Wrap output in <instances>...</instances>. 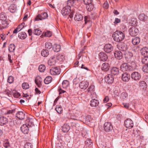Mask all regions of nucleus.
I'll list each match as a JSON object with an SVG mask.
<instances>
[{
    "instance_id": "obj_1",
    "label": "nucleus",
    "mask_w": 148,
    "mask_h": 148,
    "mask_svg": "<svg viewBox=\"0 0 148 148\" xmlns=\"http://www.w3.org/2000/svg\"><path fill=\"white\" fill-rule=\"evenodd\" d=\"M129 65L126 63L122 64L120 66V70L123 72L134 70L136 67V65L134 61H132Z\"/></svg>"
},
{
    "instance_id": "obj_2",
    "label": "nucleus",
    "mask_w": 148,
    "mask_h": 148,
    "mask_svg": "<svg viewBox=\"0 0 148 148\" xmlns=\"http://www.w3.org/2000/svg\"><path fill=\"white\" fill-rule=\"evenodd\" d=\"M125 36L124 34L120 31H115L112 35V37L114 40L117 42L122 41L124 39Z\"/></svg>"
},
{
    "instance_id": "obj_3",
    "label": "nucleus",
    "mask_w": 148,
    "mask_h": 148,
    "mask_svg": "<svg viewBox=\"0 0 148 148\" xmlns=\"http://www.w3.org/2000/svg\"><path fill=\"white\" fill-rule=\"evenodd\" d=\"M75 13V11L73 10L72 11L71 8L70 7L66 6L63 8L61 11V13L64 16L69 15V16L71 18H72L74 13Z\"/></svg>"
},
{
    "instance_id": "obj_4",
    "label": "nucleus",
    "mask_w": 148,
    "mask_h": 148,
    "mask_svg": "<svg viewBox=\"0 0 148 148\" xmlns=\"http://www.w3.org/2000/svg\"><path fill=\"white\" fill-rule=\"evenodd\" d=\"M131 78L135 81L139 80L141 77L140 74L137 72H132L131 75Z\"/></svg>"
},
{
    "instance_id": "obj_5",
    "label": "nucleus",
    "mask_w": 148,
    "mask_h": 148,
    "mask_svg": "<svg viewBox=\"0 0 148 148\" xmlns=\"http://www.w3.org/2000/svg\"><path fill=\"white\" fill-rule=\"evenodd\" d=\"M125 59L127 60L128 63H130L132 61H134L132 59L133 54L130 52H125L124 53Z\"/></svg>"
},
{
    "instance_id": "obj_6",
    "label": "nucleus",
    "mask_w": 148,
    "mask_h": 148,
    "mask_svg": "<svg viewBox=\"0 0 148 148\" xmlns=\"http://www.w3.org/2000/svg\"><path fill=\"white\" fill-rule=\"evenodd\" d=\"M48 17V14L46 12H43L41 13L40 14H38L35 18V20L36 21H39L42 20V19H45Z\"/></svg>"
},
{
    "instance_id": "obj_7",
    "label": "nucleus",
    "mask_w": 148,
    "mask_h": 148,
    "mask_svg": "<svg viewBox=\"0 0 148 148\" xmlns=\"http://www.w3.org/2000/svg\"><path fill=\"white\" fill-rule=\"evenodd\" d=\"M129 33L132 36H135L139 33L138 29L135 27H133L129 29Z\"/></svg>"
},
{
    "instance_id": "obj_8",
    "label": "nucleus",
    "mask_w": 148,
    "mask_h": 148,
    "mask_svg": "<svg viewBox=\"0 0 148 148\" xmlns=\"http://www.w3.org/2000/svg\"><path fill=\"white\" fill-rule=\"evenodd\" d=\"M125 126L126 128H131L133 127L134 123L133 121L130 119H127L124 122Z\"/></svg>"
},
{
    "instance_id": "obj_9",
    "label": "nucleus",
    "mask_w": 148,
    "mask_h": 148,
    "mask_svg": "<svg viewBox=\"0 0 148 148\" xmlns=\"http://www.w3.org/2000/svg\"><path fill=\"white\" fill-rule=\"evenodd\" d=\"M105 80L107 83L111 84L114 82V78L112 75L108 74L105 77Z\"/></svg>"
},
{
    "instance_id": "obj_10",
    "label": "nucleus",
    "mask_w": 148,
    "mask_h": 148,
    "mask_svg": "<svg viewBox=\"0 0 148 148\" xmlns=\"http://www.w3.org/2000/svg\"><path fill=\"white\" fill-rule=\"evenodd\" d=\"M103 127L105 131L109 132L112 130L113 129V126L109 122H106L103 125Z\"/></svg>"
},
{
    "instance_id": "obj_11",
    "label": "nucleus",
    "mask_w": 148,
    "mask_h": 148,
    "mask_svg": "<svg viewBox=\"0 0 148 148\" xmlns=\"http://www.w3.org/2000/svg\"><path fill=\"white\" fill-rule=\"evenodd\" d=\"M16 109V106L14 105H12L11 106L10 110H7L6 113H5V114L8 115L10 116L13 115V114L15 113Z\"/></svg>"
},
{
    "instance_id": "obj_12",
    "label": "nucleus",
    "mask_w": 148,
    "mask_h": 148,
    "mask_svg": "<svg viewBox=\"0 0 148 148\" xmlns=\"http://www.w3.org/2000/svg\"><path fill=\"white\" fill-rule=\"evenodd\" d=\"M99 57L100 60L103 61H106L108 58V57L106 54L103 52L99 53Z\"/></svg>"
},
{
    "instance_id": "obj_13",
    "label": "nucleus",
    "mask_w": 148,
    "mask_h": 148,
    "mask_svg": "<svg viewBox=\"0 0 148 148\" xmlns=\"http://www.w3.org/2000/svg\"><path fill=\"white\" fill-rule=\"evenodd\" d=\"M122 80L125 82H128L130 78V75L127 73H125L122 75Z\"/></svg>"
},
{
    "instance_id": "obj_14",
    "label": "nucleus",
    "mask_w": 148,
    "mask_h": 148,
    "mask_svg": "<svg viewBox=\"0 0 148 148\" xmlns=\"http://www.w3.org/2000/svg\"><path fill=\"white\" fill-rule=\"evenodd\" d=\"M118 48L120 50L125 51L128 49V46L126 44L122 42L118 45Z\"/></svg>"
},
{
    "instance_id": "obj_15",
    "label": "nucleus",
    "mask_w": 148,
    "mask_h": 148,
    "mask_svg": "<svg viewBox=\"0 0 148 148\" xmlns=\"http://www.w3.org/2000/svg\"><path fill=\"white\" fill-rule=\"evenodd\" d=\"M50 74L53 75H56L60 73V70L57 67H52L50 71Z\"/></svg>"
},
{
    "instance_id": "obj_16",
    "label": "nucleus",
    "mask_w": 148,
    "mask_h": 148,
    "mask_svg": "<svg viewBox=\"0 0 148 148\" xmlns=\"http://www.w3.org/2000/svg\"><path fill=\"white\" fill-rule=\"evenodd\" d=\"M35 82L38 87H41L42 86L41 83L42 82V79L40 76H37L36 77L35 79Z\"/></svg>"
},
{
    "instance_id": "obj_17",
    "label": "nucleus",
    "mask_w": 148,
    "mask_h": 148,
    "mask_svg": "<svg viewBox=\"0 0 148 148\" xmlns=\"http://www.w3.org/2000/svg\"><path fill=\"white\" fill-rule=\"evenodd\" d=\"M113 47L110 44L106 45L104 47V51L108 53H110L113 50Z\"/></svg>"
},
{
    "instance_id": "obj_18",
    "label": "nucleus",
    "mask_w": 148,
    "mask_h": 148,
    "mask_svg": "<svg viewBox=\"0 0 148 148\" xmlns=\"http://www.w3.org/2000/svg\"><path fill=\"white\" fill-rule=\"evenodd\" d=\"M110 68L109 64L107 62H104L102 64L101 66V70L105 71H108Z\"/></svg>"
},
{
    "instance_id": "obj_19",
    "label": "nucleus",
    "mask_w": 148,
    "mask_h": 148,
    "mask_svg": "<svg viewBox=\"0 0 148 148\" xmlns=\"http://www.w3.org/2000/svg\"><path fill=\"white\" fill-rule=\"evenodd\" d=\"M88 82L86 81H82L79 84V86L82 89H85L88 86Z\"/></svg>"
},
{
    "instance_id": "obj_20",
    "label": "nucleus",
    "mask_w": 148,
    "mask_h": 148,
    "mask_svg": "<svg viewBox=\"0 0 148 148\" xmlns=\"http://www.w3.org/2000/svg\"><path fill=\"white\" fill-rule=\"evenodd\" d=\"M70 129V126L67 123H64L62 127V130L63 133H67Z\"/></svg>"
},
{
    "instance_id": "obj_21",
    "label": "nucleus",
    "mask_w": 148,
    "mask_h": 148,
    "mask_svg": "<svg viewBox=\"0 0 148 148\" xmlns=\"http://www.w3.org/2000/svg\"><path fill=\"white\" fill-rule=\"evenodd\" d=\"M114 56L116 58L120 60L123 58V54L120 51H116L114 53Z\"/></svg>"
},
{
    "instance_id": "obj_22",
    "label": "nucleus",
    "mask_w": 148,
    "mask_h": 148,
    "mask_svg": "<svg viewBox=\"0 0 148 148\" xmlns=\"http://www.w3.org/2000/svg\"><path fill=\"white\" fill-rule=\"evenodd\" d=\"M29 127L25 124L23 125L21 127V131L24 134H27L29 132Z\"/></svg>"
},
{
    "instance_id": "obj_23",
    "label": "nucleus",
    "mask_w": 148,
    "mask_h": 148,
    "mask_svg": "<svg viewBox=\"0 0 148 148\" xmlns=\"http://www.w3.org/2000/svg\"><path fill=\"white\" fill-rule=\"evenodd\" d=\"M26 125L28 127H32L34 126V120L31 118H28L26 120Z\"/></svg>"
},
{
    "instance_id": "obj_24",
    "label": "nucleus",
    "mask_w": 148,
    "mask_h": 148,
    "mask_svg": "<svg viewBox=\"0 0 148 148\" xmlns=\"http://www.w3.org/2000/svg\"><path fill=\"white\" fill-rule=\"evenodd\" d=\"M8 123V119L4 116L0 117V125L3 126Z\"/></svg>"
},
{
    "instance_id": "obj_25",
    "label": "nucleus",
    "mask_w": 148,
    "mask_h": 148,
    "mask_svg": "<svg viewBox=\"0 0 148 148\" xmlns=\"http://www.w3.org/2000/svg\"><path fill=\"white\" fill-rule=\"evenodd\" d=\"M119 69L116 67H112L111 70V73L112 75H118L119 74Z\"/></svg>"
},
{
    "instance_id": "obj_26",
    "label": "nucleus",
    "mask_w": 148,
    "mask_h": 148,
    "mask_svg": "<svg viewBox=\"0 0 148 148\" xmlns=\"http://www.w3.org/2000/svg\"><path fill=\"white\" fill-rule=\"evenodd\" d=\"M25 114L22 111H18L16 114V116L19 119H23L25 117Z\"/></svg>"
},
{
    "instance_id": "obj_27",
    "label": "nucleus",
    "mask_w": 148,
    "mask_h": 148,
    "mask_svg": "<svg viewBox=\"0 0 148 148\" xmlns=\"http://www.w3.org/2000/svg\"><path fill=\"white\" fill-rule=\"evenodd\" d=\"M56 63V58L54 56L51 58L48 61L49 65L52 66L54 65Z\"/></svg>"
},
{
    "instance_id": "obj_28",
    "label": "nucleus",
    "mask_w": 148,
    "mask_h": 148,
    "mask_svg": "<svg viewBox=\"0 0 148 148\" xmlns=\"http://www.w3.org/2000/svg\"><path fill=\"white\" fill-rule=\"evenodd\" d=\"M139 19L141 21H148V17L144 14H142L138 16Z\"/></svg>"
},
{
    "instance_id": "obj_29",
    "label": "nucleus",
    "mask_w": 148,
    "mask_h": 148,
    "mask_svg": "<svg viewBox=\"0 0 148 148\" xmlns=\"http://www.w3.org/2000/svg\"><path fill=\"white\" fill-rule=\"evenodd\" d=\"M85 145L86 147H88L89 148H92L93 145L92 142L90 139H87L85 141Z\"/></svg>"
},
{
    "instance_id": "obj_30",
    "label": "nucleus",
    "mask_w": 148,
    "mask_h": 148,
    "mask_svg": "<svg viewBox=\"0 0 148 148\" xmlns=\"http://www.w3.org/2000/svg\"><path fill=\"white\" fill-rule=\"evenodd\" d=\"M140 52L142 55L147 56H148V48L144 47L142 48Z\"/></svg>"
},
{
    "instance_id": "obj_31",
    "label": "nucleus",
    "mask_w": 148,
    "mask_h": 148,
    "mask_svg": "<svg viewBox=\"0 0 148 148\" xmlns=\"http://www.w3.org/2000/svg\"><path fill=\"white\" fill-rule=\"evenodd\" d=\"M99 104V102L97 100L95 99H93L90 101V105L92 107H96Z\"/></svg>"
},
{
    "instance_id": "obj_32",
    "label": "nucleus",
    "mask_w": 148,
    "mask_h": 148,
    "mask_svg": "<svg viewBox=\"0 0 148 148\" xmlns=\"http://www.w3.org/2000/svg\"><path fill=\"white\" fill-rule=\"evenodd\" d=\"M84 18L85 24L88 23V26L87 28V29H88L91 26V22L89 21V18L88 16H85Z\"/></svg>"
},
{
    "instance_id": "obj_33",
    "label": "nucleus",
    "mask_w": 148,
    "mask_h": 148,
    "mask_svg": "<svg viewBox=\"0 0 148 148\" xmlns=\"http://www.w3.org/2000/svg\"><path fill=\"white\" fill-rule=\"evenodd\" d=\"M52 48L55 52H58L60 51L61 46L58 44H54L53 45Z\"/></svg>"
},
{
    "instance_id": "obj_34",
    "label": "nucleus",
    "mask_w": 148,
    "mask_h": 148,
    "mask_svg": "<svg viewBox=\"0 0 148 148\" xmlns=\"http://www.w3.org/2000/svg\"><path fill=\"white\" fill-rule=\"evenodd\" d=\"M8 23L7 20L3 21H1L0 23V27L1 29H4L8 25Z\"/></svg>"
},
{
    "instance_id": "obj_35",
    "label": "nucleus",
    "mask_w": 148,
    "mask_h": 148,
    "mask_svg": "<svg viewBox=\"0 0 148 148\" xmlns=\"http://www.w3.org/2000/svg\"><path fill=\"white\" fill-rule=\"evenodd\" d=\"M83 19V16L80 14H75L74 17V20L77 21H81Z\"/></svg>"
},
{
    "instance_id": "obj_36",
    "label": "nucleus",
    "mask_w": 148,
    "mask_h": 148,
    "mask_svg": "<svg viewBox=\"0 0 148 148\" xmlns=\"http://www.w3.org/2000/svg\"><path fill=\"white\" fill-rule=\"evenodd\" d=\"M140 42V38L138 37L134 38L132 40V43L134 45H137Z\"/></svg>"
},
{
    "instance_id": "obj_37",
    "label": "nucleus",
    "mask_w": 148,
    "mask_h": 148,
    "mask_svg": "<svg viewBox=\"0 0 148 148\" xmlns=\"http://www.w3.org/2000/svg\"><path fill=\"white\" fill-rule=\"evenodd\" d=\"M3 145L5 148H10V144L8 139H5L4 140Z\"/></svg>"
},
{
    "instance_id": "obj_38",
    "label": "nucleus",
    "mask_w": 148,
    "mask_h": 148,
    "mask_svg": "<svg viewBox=\"0 0 148 148\" xmlns=\"http://www.w3.org/2000/svg\"><path fill=\"white\" fill-rule=\"evenodd\" d=\"M18 37L21 39H24L27 37V35L25 32H22L19 33Z\"/></svg>"
},
{
    "instance_id": "obj_39",
    "label": "nucleus",
    "mask_w": 148,
    "mask_h": 148,
    "mask_svg": "<svg viewBox=\"0 0 148 148\" xmlns=\"http://www.w3.org/2000/svg\"><path fill=\"white\" fill-rule=\"evenodd\" d=\"M94 8V5L92 3H90V4L87 5L86 7L87 10L89 12L92 11L93 10Z\"/></svg>"
},
{
    "instance_id": "obj_40",
    "label": "nucleus",
    "mask_w": 148,
    "mask_h": 148,
    "mask_svg": "<svg viewBox=\"0 0 148 148\" xmlns=\"http://www.w3.org/2000/svg\"><path fill=\"white\" fill-rule=\"evenodd\" d=\"M69 82L67 80H64L62 84V86L63 88L65 89L69 85Z\"/></svg>"
},
{
    "instance_id": "obj_41",
    "label": "nucleus",
    "mask_w": 148,
    "mask_h": 148,
    "mask_svg": "<svg viewBox=\"0 0 148 148\" xmlns=\"http://www.w3.org/2000/svg\"><path fill=\"white\" fill-rule=\"evenodd\" d=\"M33 33L34 34L39 36L41 34L42 31L40 29L38 28H36L34 29Z\"/></svg>"
},
{
    "instance_id": "obj_42",
    "label": "nucleus",
    "mask_w": 148,
    "mask_h": 148,
    "mask_svg": "<svg viewBox=\"0 0 148 148\" xmlns=\"http://www.w3.org/2000/svg\"><path fill=\"white\" fill-rule=\"evenodd\" d=\"M7 19L6 14L3 13L1 12L0 14V20L1 21H5Z\"/></svg>"
},
{
    "instance_id": "obj_43",
    "label": "nucleus",
    "mask_w": 148,
    "mask_h": 148,
    "mask_svg": "<svg viewBox=\"0 0 148 148\" xmlns=\"http://www.w3.org/2000/svg\"><path fill=\"white\" fill-rule=\"evenodd\" d=\"M139 86L143 89L147 88V85L146 82L144 81H140L139 82Z\"/></svg>"
},
{
    "instance_id": "obj_44",
    "label": "nucleus",
    "mask_w": 148,
    "mask_h": 148,
    "mask_svg": "<svg viewBox=\"0 0 148 148\" xmlns=\"http://www.w3.org/2000/svg\"><path fill=\"white\" fill-rule=\"evenodd\" d=\"M52 79L51 77L50 76L47 77L44 80V83L46 84H48L51 82Z\"/></svg>"
},
{
    "instance_id": "obj_45",
    "label": "nucleus",
    "mask_w": 148,
    "mask_h": 148,
    "mask_svg": "<svg viewBox=\"0 0 148 148\" xmlns=\"http://www.w3.org/2000/svg\"><path fill=\"white\" fill-rule=\"evenodd\" d=\"M55 109L56 111L59 114H61L63 110L60 106L57 105L56 106Z\"/></svg>"
},
{
    "instance_id": "obj_46",
    "label": "nucleus",
    "mask_w": 148,
    "mask_h": 148,
    "mask_svg": "<svg viewBox=\"0 0 148 148\" xmlns=\"http://www.w3.org/2000/svg\"><path fill=\"white\" fill-rule=\"evenodd\" d=\"M41 54L42 56L43 57H46L49 54V51L47 50L43 49L41 52Z\"/></svg>"
},
{
    "instance_id": "obj_47",
    "label": "nucleus",
    "mask_w": 148,
    "mask_h": 148,
    "mask_svg": "<svg viewBox=\"0 0 148 148\" xmlns=\"http://www.w3.org/2000/svg\"><path fill=\"white\" fill-rule=\"evenodd\" d=\"M142 62L145 64H148V56H145L142 58Z\"/></svg>"
},
{
    "instance_id": "obj_48",
    "label": "nucleus",
    "mask_w": 148,
    "mask_h": 148,
    "mask_svg": "<svg viewBox=\"0 0 148 148\" xmlns=\"http://www.w3.org/2000/svg\"><path fill=\"white\" fill-rule=\"evenodd\" d=\"M52 45L51 43L49 42H47L45 44V47L47 49H50L52 48Z\"/></svg>"
},
{
    "instance_id": "obj_49",
    "label": "nucleus",
    "mask_w": 148,
    "mask_h": 148,
    "mask_svg": "<svg viewBox=\"0 0 148 148\" xmlns=\"http://www.w3.org/2000/svg\"><path fill=\"white\" fill-rule=\"evenodd\" d=\"M81 79H82V78L80 77H76V78L73 79V83L75 84H77L81 81Z\"/></svg>"
},
{
    "instance_id": "obj_50",
    "label": "nucleus",
    "mask_w": 148,
    "mask_h": 148,
    "mask_svg": "<svg viewBox=\"0 0 148 148\" xmlns=\"http://www.w3.org/2000/svg\"><path fill=\"white\" fill-rule=\"evenodd\" d=\"M74 3V0H69L67 1L66 6H69L71 8V7L73 6Z\"/></svg>"
},
{
    "instance_id": "obj_51",
    "label": "nucleus",
    "mask_w": 148,
    "mask_h": 148,
    "mask_svg": "<svg viewBox=\"0 0 148 148\" xmlns=\"http://www.w3.org/2000/svg\"><path fill=\"white\" fill-rule=\"evenodd\" d=\"M15 48V46L13 44H11L9 47L8 50L10 52H13Z\"/></svg>"
},
{
    "instance_id": "obj_52",
    "label": "nucleus",
    "mask_w": 148,
    "mask_h": 148,
    "mask_svg": "<svg viewBox=\"0 0 148 148\" xmlns=\"http://www.w3.org/2000/svg\"><path fill=\"white\" fill-rule=\"evenodd\" d=\"M13 90H11V91L9 90H5V94L7 95L9 97H11L12 95V92Z\"/></svg>"
},
{
    "instance_id": "obj_53",
    "label": "nucleus",
    "mask_w": 148,
    "mask_h": 148,
    "mask_svg": "<svg viewBox=\"0 0 148 148\" xmlns=\"http://www.w3.org/2000/svg\"><path fill=\"white\" fill-rule=\"evenodd\" d=\"M94 86L93 85H91L87 90L88 92H90L91 94L94 93Z\"/></svg>"
},
{
    "instance_id": "obj_54",
    "label": "nucleus",
    "mask_w": 148,
    "mask_h": 148,
    "mask_svg": "<svg viewBox=\"0 0 148 148\" xmlns=\"http://www.w3.org/2000/svg\"><path fill=\"white\" fill-rule=\"evenodd\" d=\"M46 69V67L44 65H40L39 66L38 69L41 72H44Z\"/></svg>"
},
{
    "instance_id": "obj_55",
    "label": "nucleus",
    "mask_w": 148,
    "mask_h": 148,
    "mask_svg": "<svg viewBox=\"0 0 148 148\" xmlns=\"http://www.w3.org/2000/svg\"><path fill=\"white\" fill-rule=\"evenodd\" d=\"M71 126L73 128H77L79 127V124L75 120L74 121L71 123Z\"/></svg>"
},
{
    "instance_id": "obj_56",
    "label": "nucleus",
    "mask_w": 148,
    "mask_h": 148,
    "mask_svg": "<svg viewBox=\"0 0 148 148\" xmlns=\"http://www.w3.org/2000/svg\"><path fill=\"white\" fill-rule=\"evenodd\" d=\"M16 7L14 4L11 5L9 8V10L10 12H13L15 10Z\"/></svg>"
},
{
    "instance_id": "obj_57",
    "label": "nucleus",
    "mask_w": 148,
    "mask_h": 148,
    "mask_svg": "<svg viewBox=\"0 0 148 148\" xmlns=\"http://www.w3.org/2000/svg\"><path fill=\"white\" fill-rule=\"evenodd\" d=\"M13 92L12 95H13L14 97L18 98L20 96V94L14 90H13Z\"/></svg>"
},
{
    "instance_id": "obj_58",
    "label": "nucleus",
    "mask_w": 148,
    "mask_h": 148,
    "mask_svg": "<svg viewBox=\"0 0 148 148\" xmlns=\"http://www.w3.org/2000/svg\"><path fill=\"white\" fill-rule=\"evenodd\" d=\"M25 148H33V145L29 142H27L24 145Z\"/></svg>"
},
{
    "instance_id": "obj_59",
    "label": "nucleus",
    "mask_w": 148,
    "mask_h": 148,
    "mask_svg": "<svg viewBox=\"0 0 148 148\" xmlns=\"http://www.w3.org/2000/svg\"><path fill=\"white\" fill-rule=\"evenodd\" d=\"M143 71L146 73H148V64H145L142 68Z\"/></svg>"
},
{
    "instance_id": "obj_60",
    "label": "nucleus",
    "mask_w": 148,
    "mask_h": 148,
    "mask_svg": "<svg viewBox=\"0 0 148 148\" xmlns=\"http://www.w3.org/2000/svg\"><path fill=\"white\" fill-rule=\"evenodd\" d=\"M22 86L24 89H27L29 88L28 84L27 83H24L22 84Z\"/></svg>"
},
{
    "instance_id": "obj_61",
    "label": "nucleus",
    "mask_w": 148,
    "mask_h": 148,
    "mask_svg": "<svg viewBox=\"0 0 148 148\" xmlns=\"http://www.w3.org/2000/svg\"><path fill=\"white\" fill-rule=\"evenodd\" d=\"M14 78L12 76H9L8 79L7 81L10 84L12 83L14 81Z\"/></svg>"
},
{
    "instance_id": "obj_62",
    "label": "nucleus",
    "mask_w": 148,
    "mask_h": 148,
    "mask_svg": "<svg viewBox=\"0 0 148 148\" xmlns=\"http://www.w3.org/2000/svg\"><path fill=\"white\" fill-rule=\"evenodd\" d=\"M83 1L84 4L87 5L92 3L93 0H83Z\"/></svg>"
},
{
    "instance_id": "obj_63",
    "label": "nucleus",
    "mask_w": 148,
    "mask_h": 148,
    "mask_svg": "<svg viewBox=\"0 0 148 148\" xmlns=\"http://www.w3.org/2000/svg\"><path fill=\"white\" fill-rule=\"evenodd\" d=\"M25 26H26V25H25V23L24 22H23L21 25L18 26L17 27L20 29H21V30Z\"/></svg>"
},
{
    "instance_id": "obj_64",
    "label": "nucleus",
    "mask_w": 148,
    "mask_h": 148,
    "mask_svg": "<svg viewBox=\"0 0 148 148\" xmlns=\"http://www.w3.org/2000/svg\"><path fill=\"white\" fill-rule=\"evenodd\" d=\"M45 36L46 37H50L51 36V32H50L47 31L45 32Z\"/></svg>"
}]
</instances>
